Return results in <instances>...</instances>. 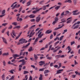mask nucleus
<instances>
[{"label":"nucleus","mask_w":80,"mask_h":80,"mask_svg":"<svg viewBox=\"0 0 80 80\" xmlns=\"http://www.w3.org/2000/svg\"><path fill=\"white\" fill-rule=\"evenodd\" d=\"M76 25V23H75L71 27L72 28V29H76V28H78V27H79V25H77L76 26H75V25Z\"/></svg>","instance_id":"nucleus-1"},{"label":"nucleus","mask_w":80,"mask_h":80,"mask_svg":"<svg viewBox=\"0 0 80 80\" xmlns=\"http://www.w3.org/2000/svg\"><path fill=\"white\" fill-rule=\"evenodd\" d=\"M19 42H21V44H23V43H27V41H25V39H23V38H21L19 40Z\"/></svg>","instance_id":"nucleus-2"},{"label":"nucleus","mask_w":80,"mask_h":80,"mask_svg":"<svg viewBox=\"0 0 80 80\" xmlns=\"http://www.w3.org/2000/svg\"><path fill=\"white\" fill-rule=\"evenodd\" d=\"M18 62H22V63L20 65H25V63L27 62V61L26 62L24 59H22L20 60Z\"/></svg>","instance_id":"nucleus-3"},{"label":"nucleus","mask_w":80,"mask_h":80,"mask_svg":"<svg viewBox=\"0 0 80 80\" xmlns=\"http://www.w3.org/2000/svg\"><path fill=\"white\" fill-rule=\"evenodd\" d=\"M19 56H20V55H19L18 54H16L13 55V57H14V59H12L11 61V62H14V61H15V59H16V58H17L16 57H19Z\"/></svg>","instance_id":"nucleus-4"},{"label":"nucleus","mask_w":80,"mask_h":80,"mask_svg":"<svg viewBox=\"0 0 80 80\" xmlns=\"http://www.w3.org/2000/svg\"><path fill=\"white\" fill-rule=\"evenodd\" d=\"M42 32H41L38 35V38H42V37L43 35H44V33H42Z\"/></svg>","instance_id":"nucleus-5"},{"label":"nucleus","mask_w":80,"mask_h":80,"mask_svg":"<svg viewBox=\"0 0 80 80\" xmlns=\"http://www.w3.org/2000/svg\"><path fill=\"white\" fill-rule=\"evenodd\" d=\"M39 63H40L39 64V65H40V66H42V65H43L45 64V61H41L39 62Z\"/></svg>","instance_id":"nucleus-6"},{"label":"nucleus","mask_w":80,"mask_h":80,"mask_svg":"<svg viewBox=\"0 0 80 80\" xmlns=\"http://www.w3.org/2000/svg\"><path fill=\"white\" fill-rule=\"evenodd\" d=\"M41 20V18L40 17H37L36 19V21L37 23H38Z\"/></svg>","instance_id":"nucleus-7"},{"label":"nucleus","mask_w":80,"mask_h":80,"mask_svg":"<svg viewBox=\"0 0 80 80\" xmlns=\"http://www.w3.org/2000/svg\"><path fill=\"white\" fill-rule=\"evenodd\" d=\"M20 5H18V6H17V4H15L14 7L12 8V10H13L15 8H18Z\"/></svg>","instance_id":"nucleus-8"},{"label":"nucleus","mask_w":80,"mask_h":80,"mask_svg":"<svg viewBox=\"0 0 80 80\" xmlns=\"http://www.w3.org/2000/svg\"><path fill=\"white\" fill-rule=\"evenodd\" d=\"M42 8H39V9H37L36 11H34L32 12V13H36V12H39V11H40V10H42Z\"/></svg>","instance_id":"nucleus-9"},{"label":"nucleus","mask_w":80,"mask_h":80,"mask_svg":"<svg viewBox=\"0 0 80 80\" xmlns=\"http://www.w3.org/2000/svg\"><path fill=\"white\" fill-rule=\"evenodd\" d=\"M62 71H63V69H60L58 71H57V73L58 74L60 73H62Z\"/></svg>","instance_id":"nucleus-10"},{"label":"nucleus","mask_w":80,"mask_h":80,"mask_svg":"<svg viewBox=\"0 0 80 80\" xmlns=\"http://www.w3.org/2000/svg\"><path fill=\"white\" fill-rule=\"evenodd\" d=\"M51 32H52V31H50V30H48L46 31L45 33L46 34H49V33H51Z\"/></svg>","instance_id":"nucleus-11"},{"label":"nucleus","mask_w":80,"mask_h":80,"mask_svg":"<svg viewBox=\"0 0 80 80\" xmlns=\"http://www.w3.org/2000/svg\"><path fill=\"white\" fill-rule=\"evenodd\" d=\"M2 38L3 42L7 44V40L4 37H2Z\"/></svg>","instance_id":"nucleus-12"},{"label":"nucleus","mask_w":80,"mask_h":80,"mask_svg":"<svg viewBox=\"0 0 80 80\" xmlns=\"http://www.w3.org/2000/svg\"><path fill=\"white\" fill-rule=\"evenodd\" d=\"M50 72V71L48 70H46L44 71V74H46V73H48Z\"/></svg>","instance_id":"nucleus-13"},{"label":"nucleus","mask_w":80,"mask_h":80,"mask_svg":"<svg viewBox=\"0 0 80 80\" xmlns=\"http://www.w3.org/2000/svg\"><path fill=\"white\" fill-rule=\"evenodd\" d=\"M22 65H19V71H21L22 70Z\"/></svg>","instance_id":"nucleus-14"},{"label":"nucleus","mask_w":80,"mask_h":80,"mask_svg":"<svg viewBox=\"0 0 80 80\" xmlns=\"http://www.w3.org/2000/svg\"><path fill=\"white\" fill-rule=\"evenodd\" d=\"M34 59L35 60H37V59H38V56L36 55V54H34Z\"/></svg>","instance_id":"nucleus-15"},{"label":"nucleus","mask_w":80,"mask_h":80,"mask_svg":"<svg viewBox=\"0 0 80 80\" xmlns=\"http://www.w3.org/2000/svg\"><path fill=\"white\" fill-rule=\"evenodd\" d=\"M67 48H68V50H69V51L68 52V53H70V52H71V48L70 47V46H68L67 47Z\"/></svg>","instance_id":"nucleus-16"},{"label":"nucleus","mask_w":80,"mask_h":80,"mask_svg":"<svg viewBox=\"0 0 80 80\" xmlns=\"http://www.w3.org/2000/svg\"><path fill=\"white\" fill-rule=\"evenodd\" d=\"M65 13H64V15H67V14L70 13V12L68 11H66L65 12Z\"/></svg>","instance_id":"nucleus-17"},{"label":"nucleus","mask_w":80,"mask_h":80,"mask_svg":"<svg viewBox=\"0 0 80 80\" xmlns=\"http://www.w3.org/2000/svg\"><path fill=\"white\" fill-rule=\"evenodd\" d=\"M35 17V16H33V15L32 14L28 16V17H30V18H33Z\"/></svg>","instance_id":"nucleus-18"},{"label":"nucleus","mask_w":80,"mask_h":80,"mask_svg":"<svg viewBox=\"0 0 80 80\" xmlns=\"http://www.w3.org/2000/svg\"><path fill=\"white\" fill-rule=\"evenodd\" d=\"M30 43H28L25 46H23L22 48H27V47H28L29 45H30Z\"/></svg>","instance_id":"nucleus-19"},{"label":"nucleus","mask_w":80,"mask_h":80,"mask_svg":"<svg viewBox=\"0 0 80 80\" xmlns=\"http://www.w3.org/2000/svg\"><path fill=\"white\" fill-rule=\"evenodd\" d=\"M15 72V70L14 69H12L9 71V72L11 73H12V74H13V72Z\"/></svg>","instance_id":"nucleus-20"},{"label":"nucleus","mask_w":80,"mask_h":80,"mask_svg":"<svg viewBox=\"0 0 80 80\" xmlns=\"http://www.w3.org/2000/svg\"><path fill=\"white\" fill-rule=\"evenodd\" d=\"M12 25H14V26H17V25L18 24V23H17V22H12Z\"/></svg>","instance_id":"nucleus-21"},{"label":"nucleus","mask_w":80,"mask_h":80,"mask_svg":"<svg viewBox=\"0 0 80 80\" xmlns=\"http://www.w3.org/2000/svg\"><path fill=\"white\" fill-rule=\"evenodd\" d=\"M61 22H60V23H65V22H66V21H65V19H62L61 20Z\"/></svg>","instance_id":"nucleus-22"},{"label":"nucleus","mask_w":80,"mask_h":80,"mask_svg":"<svg viewBox=\"0 0 80 80\" xmlns=\"http://www.w3.org/2000/svg\"><path fill=\"white\" fill-rule=\"evenodd\" d=\"M65 3H67L68 2V3H72V1L71 0H66V1L65 2Z\"/></svg>","instance_id":"nucleus-23"},{"label":"nucleus","mask_w":80,"mask_h":80,"mask_svg":"<svg viewBox=\"0 0 80 80\" xmlns=\"http://www.w3.org/2000/svg\"><path fill=\"white\" fill-rule=\"evenodd\" d=\"M27 6H29V5H30V4H31V1H29L27 3Z\"/></svg>","instance_id":"nucleus-24"},{"label":"nucleus","mask_w":80,"mask_h":80,"mask_svg":"<svg viewBox=\"0 0 80 80\" xmlns=\"http://www.w3.org/2000/svg\"><path fill=\"white\" fill-rule=\"evenodd\" d=\"M9 53H4L2 54L3 56H7L8 55Z\"/></svg>","instance_id":"nucleus-25"},{"label":"nucleus","mask_w":80,"mask_h":80,"mask_svg":"<svg viewBox=\"0 0 80 80\" xmlns=\"http://www.w3.org/2000/svg\"><path fill=\"white\" fill-rule=\"evenodd\" d=\"M44 70H45L44 68H40L39 69V72H43V71H44Z\"/></svg>","instance_id":"nucleus-26"},{"label":"nucleus","mask_w":80,"mask_h":80,"mask_svg":"<svg viewBox=\"0 0 80 80\" xmlns=\"http://www.w3.org/2000/svg\"><path fill=\"white\" fill-rule=\"evenodd\" d=\"M32 47H30L28 49L29 52H31V51H33V50H32Z\"/></svg>","instance_id":"nucleus-27"},{"label":"nucleus","mask_w":80,"mask_h":80,"mask_svg":"<svg viewBox=\"0 0 80 80\" xmlns=\"http://www.w3.org/2000/svg\"><path fill=\"white\" fill-rule=\"evenodd\" d=\"M39 80H42L43 79V78H42V75L40 74V77L39 78Z\"/></svg>","instance_id":"nucleus-28"},{"label":"nucleus","mask_w":80,"mask_h":80,"mask_svg":"<svg viewBox=\"0 0 80 80\" xmlns=\"http://www.w3.org/2000/svg\"><path fill=\"white\" fill-rule=\"evenodd\" d=\"M47 59H48V60H52L53 59V58H52V57H48L47 58Z\"/></svg>","instance_id":"nucleus-29"},{"label":"nucleus","mask_w":80,"mask_h":80,"mask_svg":"<svg viewBox=\"0 0 80 80\" xmlns=\"http://www.w3.org/2000/svg\"><path fill=\"white\" fill-rule=\"evenodd\" d=\"M29 72L27 71H24L23 72V74H27V73H28Z\"/></svg>","instance_id":"nucleus-30"},{"label":"nucleus","mask_w":80,"mask_h":80,"mask_svg":"<svg viewBox=\"0 0 80 80\" xmlns=\"http://www.w3.org/2000/svg\"><path fill=\"white\" fill-rule=\"evenodd\" d=\"M20 28V26H16L14 27V29H15V28Z\"/></svg>","instance_id":"nucleus-31"},{"label":"nucleus","mask_w":80,"mask_h":80,"mask_svg":"<svg viewBox=\"0 0 80 80\" xmlns=\"http://www.w3.org/2000/svg\"><path fill=\"white\" fill-rule=\"evenodd\" d=\"M28 25L26 24V26L24 27V29H26V28H28Z\"/></svg>","instance_id":"nucleus-32"},{"label":"nucleus","mask_w":80,"mask_h":80,"mask_svg":"<svg viewBox=\"0 0 80 80\" xmlns=\"http://www.w3.org/2000/svg\"><path fill=\"white\" fill-rule=\"evenodd\" d=\"M46 5H44V6H43L42 7V10H46Z\"/></svg>","instance_id":"nucleus-33"},{"label":"nucleus","mask_w":80,"mask_h":80,"mask_svg":"<svg viewBox=\"0 0 80 80\" xmlns=\"http://www.w3.org/2000/svg\"><path fill=\"white\" fill-rule=\"evenodd\" d=\"M72 19H70L67 22V23H70L72 22Z\"/></svg>","instance_id":"nucleus-34"},{"label":"nucleus","mask_w":80,"mask_h":80,"mask_svg":"<svg viewBox=\"0 0 80 80\" xmlns=\"http://www.w3.org/2000/svg\"><path fill=\"white\" fill-rule=\"evenodd\" d=\"M5 10H3L2 12V13L1 14L2 15H4V14H5Z\"/></svg>","instance_id":"nucleus-35"},{"label":"nucleus","mask_w":80,"mask_h":80,"mask_svg":"<svg viewBox=\"0 0 80 80\" xmlns=\"http://www.w3.org/2000/svg\"><path fill=\"white\" fill-rule=\"evenodd\" d=\"M60 55H58L55 56V57L56 58H60Z\"/></svg>","instance_id":"nucleus-36"},{"label":"nucleus","mask_w":80,"mask_h":80,"mask_svg":"<svg viewBox=\"0 0 80 80\" xmlns=\"http://www.w3.org/2000/svg\"><path fill=\"white\" fill-rule=\"evenodd\" d=\"M60 6H58L55 8V10H58V9L60 8Z\"/></svg>","instance_id":"nucleus-37"},{"label":"nucleus","mask_w":80,"mask_h":80,"mask_svg":"<svg viewBox=\"0 0 80 80\" xmlns=\"http://www.w3.org/2000/svg\"><path fill=\"white\" fill-rule=\"evenodd\" d=\"M8 24V23H3L2 24V26H4V27H5Z\"/></svg>","instance_id":"nucleus-38"},{"label":"nucleus","mask_w":80,"mask_h":80,"mask_svg":"<svg viewBox=\"0 0 80 80\" xmlns=\"http://www.w3.org/2000/svg\"><path fill=\"white\" fill-rule=\"evenodd\" d=\"M64 37V36H61L60 37V38H59V40H60V41H61V40H62V38H63Z\"/></svg>","instance_id":"nucleus-39"},{"label":"nucleus","mask_w":80,"mask_h":80,"mask_svg":"<svg viewBox=\"0 0 80 80\" xmlns=\"http://www.w3.org/2000/svg\"><path fill=\"white\" fill-rule=\"evenodd\" d=\"M2 80H5V75L4 74L2 75Z\"/></svg>","instance_id":"nucleus-40"},{"label":"nucleus","mask_w":80,"mask_h":80,"mask_svg":"<svg viewBox=\"0 0 80 80\" xmlns=\"http://www.w3.org/2000/svg\"><path fill=\"white\" fill-rule=\"evenodd\" d=\"M17 3V2H14L11 5V7H13V5H14V4H15L16 3Z\"/></svg>","instance_id":"nucleus-41"},{"label":"nucleus","mask_w":80,"mask_h":80,"mask_svg":"<svg viewBox=\"0 0 80 80\" xmlns=\"http://www.w3.org/2000/svg\"><path fill=\"white\" fill-rule=\"evenodd\" d=\"M25 78L26 79H23V80H28V77L27 75H26L25 76Z\"/></svg>","instance_id":"nucleus-42"},{"label":"nucleus","mask_w":80,"mask_h":80,"mask_svg":"<svg viewBox=\"0 0 80 80\" xmlns=\"http://www.w3.org/2000/svg\"><path fill=\"white\" fill-rule=\"evenodd\" d=\"M80 13L79 12H78L77 13H73L72 15H78Z\"/></svg>","instance_id":"nucleus-43"},{"label":"nucleus","mask_w":80,"mask_h":80,"mask_svg":"<svg viewBox=\"0 0 80 80\" xmlns=\"http://www.w3.org/2000/svg\"><path fill=\"white\" fill-rule=\"evenodd\" d=\"M67 32V29H65L64 30V32L62 33V34H65V33Z\"/></svg>","instance_id":"nucleus-44"},{"label":"nucleus","mask_w":80,"mask_h":80,"mask_svg":"<svg viewBox=\"0 0 80 80\" xmlns=\"http://www.w3.org/2000/svg\"><path fill=\"white\" fill-rule=\"evenodd\" d=\"M77 76L76 75H72V78H75L76 77V76Z\"/></svg>","instance_id":"nucleus-45"},{"label":"nucleus","mask_w":80,"mask_h":80,"mask_svg":"<svg viewBox=\"0 0 80 80\" xmlns=\"http://www.w3.org/2000/svg\"><path fill=\"white\" fill-rule=\"evenodd\" d=\"M35 79L34 78L33 80H35ZM29 80H32V76H30Z\"/></svg>","instance_id":"nucleus-46"},{"label":"nucleus","mask_w":80,"mask_h":80,"mask_svg":"<svg viewBox=\"0 0 80 80\" xmlns=\"http://www.w3.org/2000/svg\"><path fill=\"white\" fill-rule=\"evenodd\" d=\"M74 55H72L71 56H69V59H70V58H72V57H73Z\"/></svg>","instance_id":"nucleus-47"},{"label":"nucleus","mask_w":80,"mask_h":80,"mask_svg":"<svg viewBox=\"0 0 80 80\" xmlns=\"http://www.w3.org/2000/svg\"><path fill=\"white\" fill-rule=\"evenodd\" d=\"M15 77V76L13 75L12 76L11 78L9 79V80H12V79H13Z\"/></svg>","instance_id":"nucleus-48"},{"label":"nucleus","mask_w":80,"mask_h":80,"mask_svg":"<svg viewBox=\"0 0 80 80\" xmlns=\"http://www.w3.org/2000/svg\"><path fill=\"white\" fill-rule=\"evenodd\" d=\"M77 0H73L74 4V5H76V4H77Z\"/></svg>","instance_id":"nucleus-49"},{"label":"nucleus","mask_w":80,"mask_h":80,"mask_svg":"<svg viewBox=\"0 0 80 80\" xmlns=\"http://www.w3.org/2000/svg\"><path fill=\"white\" fill-rule=\"evenodd\" d=\"M12 28V25H10L9 27L8 28V29H10Z\"/></svg>","instance_id":"nucleus-50"},{"label":"nucleus","mask_w":80,"mask_h":80,"mask_svg":"<svg viewBox=\"0 0 80 80\" xmlns=\"http://www.w3.org/2000/svg\"><path fill=\"white\" fill-rule=\"evenodd\" d=\"M56 6H57V5H56L55 6H54L53 7H51L50 8H49V10H51V9H52V8H54V7H56Z\"/></svg>","instance_id":"nucleus-51"},{"label":"nucleus","mask_w":80,"mask_h":80,"mask_svg":"<svg viewBox=\"0 0 80 80\" xmlns=\"http://www.w3.org/2000/svg\"><path fill=\"white\" fill-rule=\"evenodd\" d=\"M30 21L32 22H35V19H31L30 20Z\"/></svg>","instance_id":"nucleus-52"},{"label":"nucleus","mask_w":80,"mask_h":80,"mask_svg":"<svg viewBox=\"0 0 80 80\" xmlns=\"http://www.w3.org/2000/svg\"><path fill=\"white\" fill-rule=\"evenodd\" d=\"M38 38H37L36 39H35L34 42H38Z\"/></svg>","instance_id":"nucleus-53"},{"label":"nucleus","mask_w":80,"mask_h":80,"mask_svg":"<svg viewBox=\"0 0 80 80\" xmlns=\"http://www.w3.org/2000/svg\"><path fill=\"white\" fill-rule=\"evenodd\" d=\"M58 20V18L56 17L55 18V21H56V22H57Z\"/></svg>","instance_id":"nucleus-54"},{"label":"nucleus","mask_w":80,"mask_h":80,"mask_svg":"<svg viewBox=\"0 0 80 80\" xmlns=\"http://www.w3.org/2000/svg\"><path fill=\"white\" fill-rule=\"evenodd\" d=\"M2 63H3L4 66H6V63H5V61H3L2 62Z\"/></svg>","instance_id":"nucleus-55"},{"label":"nucleus","mask_w":80,"mask_h":80,"mask_svg":"<svg viewBox=\"0 0 80 80\" xmlns=\"http://www.w3.org/2000/svg\"><path fill=\"white\" fill-rule=\"evenodd\" d=\"M35 27V25H33L30 28V29H32V28H33V27Z\"/></svg>","instance_id":"nucleus-56"},{"label":"nucleus","mask_w":80,"mask_h":80,"mask_svg":"<svg viewBox=\"0 0 80 80\" xmlns=\"http://www.w3.org/2000/svg\"><path fill=\"white\" fill-rule=\"evenodd\" d=\"M74 43H75V42L73 41L72 42H71V45H73Z\"/></svg>","instance_id":"nucleus-57"},{"label":"nucleus","mask_w":80,"mask_h":80,"mask_svg":"<svg viewBox=\"0 0 80 80\" xmlns=\"http://www.w3.org/2000/svg\"><path fill=\"white\" fill-rule=\"evenodd\" d=\"M5 30H6V28H5L3 29L2 31V32L4 33V32H5Z\"/></svg>","instance_id":"nucleus-58"},{"label":"nucleus","mask_w":80,"mask_h":80,"mask_svg":"<svg viewBox=\"0 0 80 80\" xmlns=\"http://www.w3.org/2000/svg\"><path fill=\"white\" fill-rule=\"evenodd\" d=\"M72 17H71L68 18H67L66 21H67V20H70V19H72Z\"/></svg>","instance_id":"nucleus-59"},{"label":"nucleus","mask_w":80,"mask_h":80,"mask_svg":"<svg viewBox=\"0 0 80 80\" xmlns=\"http://www.w3.org/2000/svg\"><path fill=\"white\" fill-rule=\"evenodd\" d=\"M56 23H57V21H54L53 22L52 24L53 25H55V24Z\"/></svg>","instance_id":"nucleus-60"},{"label":"nucleus","mask_w":80,"mask_h":80,"mask_svg":"<svg viewBox=\"0 0 80 80\" xmlns=\"http://www.w3.org/2000/svg\"><path fill=\"white\" fill-rule=\"evenodd\" d=\"M53 38V34H52L51 35V36H50V39H52Z\"/></svg>","instance_id":"nucleus-61"},{"label":"nucleus","mask_w":80,"mask_h":80,"mask_svg":"<svg viewBox=\"0 0 80 80\" xmlns=\"http://www.w3.org/2000/svg\"><path fill=\"white\" fill-rule=\"evenodd\" d=\"M22 8H20L19 9L18 13H20V12H21V11H22Z\"/></svg>","instance_id":"nucleus-62"},{"label":"nucleus","mask_w":80,"mask_h":80,"mask_svg":"<svg viewBox=\"0 0 80 80\" xmlns=\"http://www.w3.org/2000/svg\"><path fill=\"white\" fill-rule=\"evenodd\" d=\"M53 63L52 62L50 64V66L53 67Z\"/></svg>","instance_id":"nucleus-63"},{"label":"nucleus","mask_w":80,"mask_h":80,"mask_svg":"<svg viewBox=\"0 0 80 80\" xmlns=\"http://www.w3.org/2000/svg\"><path fill=\"white\" fill-rule=\"evenodd\" d=\"M43 29L42 28L40 29V30H39L38 31L39 32V33H40V32H42V31H43Z\"/></svg>","instance_id":"nucleus-64"}]
</instances>
